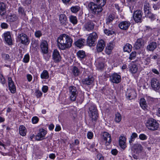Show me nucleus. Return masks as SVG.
<instances>
[{
	"instance_id": "obj_1",
	"label": "nucleus",
	"mask_w": 160,
	"mask_h": 160,
	"mask_svg": "<svg viewBox=\"0 0 160 160\" xmlns=\"http://www.w3.org/2000/svg\"><path fill=\"white\" fill-rule=\"evenodd\" d=\"M72 42L71 38L66 34L60 35L57 39V46L61 50H65L71 47Z\"/></svg>"
},
{
	"instance_id": "obj_2",
	"label": "nucleus",
	"mask_w": 160,
	"mask_h": 160,
	"mask_svg": "<svg viewBox=\"0 0 160 160\" xmlns=\"http://www.w3.org/2000/svg\"><path fill=\"white\" fill-rule=\"evenodd\" d=\"M146 125L148 128L152 131H155L158 129L159 124L156 120L153 118H150L147 121Z\"/></svg>"
},
{
	"instance_id": "obj_3",
	"label": "nucleus",
	"mask_w": 160,
	"mask_h": 160,
	"mask_svg": "<svg viewBox=\"0 0 160 160\" xmlns=\"http://www.w3.org/2000/svg\"><path fill=\"white\" fill-rule=\"evenodd\" d=\"M89 110L90 112V117L91 119L90 120L92 122V123L91 122V124L94 125L98 118L96 107L94 105H91L89 107Z\"/></svg>"
},
{
	"instance_id": "obj_4",
	"label": "nucleus",
	"mask_w": 160,
	"mask_h": 160,
	"mask_svg": "<svg viewBox=\"0 0 160 160\" xmlns=\"http://www.w3.org/2000/svg\"><path fill=\"white\" fill-rule=\"evenodd\" d=\"M88 8L93 14H98L102 10V8L99 7L96 3L93 2H90L88 3Z\"/></svg>"
},
{
	"instance_id": "obj_5",
	"label": "nucleus",
	"mask_w": 160,
	"mask_h": 160,
	"mask_svg": "<svg viewBox=\"0 0 160 160\" xmlns=\"http://www.w3.org/2000/svg\"><path fill=\"white\" fill-rule=\"evenodd\" d=\"M97 38V34L95 32H93L90 34L87 39V45L90 47L94 46Z\"/></svg>"
},
{
	"instance_id": "obj_6",
	"label": "nucleus",
	"mask_w": 160,
	"mask_h": 160,
	"mask_svg": "<svg viewBox=\"0 0 160 160\" xmlns=\"http://www.w3.org/2000/svg\"><path fill=\"white\" fill-rule=\"evenodd\" d=\"M70 100L72 101H74L76 100L78 95V91L75 87L71 86L68 89Z\"/></svg>"
},
{
	"instance_id": "obj_7",
	"label": "nucleus",
	"mask_w": 160,
	"mask_h": 160,
	"mask_svg": "<svg viewBox=\"0 0 160 160\" xmlns=\"http://www.w3.org/2000/svg\"><path fill=\"white\" fill-rule=\"evenodd\" d=\"M18 38L21 43L25 45H28L30 42L28 37L23 33L19 34L18 36Z\"/></svg>"
},
{
	"instance_id": "obj_8",
	"label": "nucleus",
	"mask_w": 160,
	"mask_h": 160,
	"mask_svg": "<svg viewBox=\"0 0 160 160\" xmlns=\"http://www.w3.org/2000/svg\"><path fill=\"white\" fill-rule=\"evenodd\" d=\"M133 18L137 22H141L142 19V12L140 10H137L133 14Z\"/></svg>"
},
{
	"instance_id": "obj_9",
	"label": "nucleus",
	"mask_w": 160,
	"mask_h": 160,
	"mask_svg": "<svg viewBox=\"0 0 160 160\" xmlns=\"http://www.w3.org/2000/svg\"><path fill=\"white\" fill-rule=\"evenodd\" d=\"M6 18L7 22H14L18 20V17L16 14L12 13L7 15Z\"/></svg>"
},
{
	"instance_id": "obj_10",
	"label": "nucleus",
	"mask_w": 160,
	"mask_h": 160,
	"mask_svg": "<svg viewBox=\"0 0 160 160\" xmlns=\"http://www.w3.org/2000/svg\"><path fill=\"white\" fill-rule=\"evenodd\" d=\"M105 45V43L103 40L101 39L99 41L96 48L97 52H102L104 48Z\"/></svg>"
},
{
	"instance_id": "obj_11",
	"label": "nucleus",
	"mask_w": 160,
	"mask_h": 160,
	"mask_svg": "<svg viewBox=\"0 0 160 160\" xmlns=\"http://www.w3.org/2000/svg\"><path fill=\"white\" fill-rule=\"evenodd\" d=\"M40 48L42 52L47 54L48 52V45L47 42L45 40L42 41L40 45Z\"/></svg>"
},
{
	"instance_id": "obj_12",
	"label": "nucleus",
	"mask_w": 160,
	"mask_h": 160,
	"mask_svg": "<svg viewBox=\"0 0 160 160\" xmlns=\"http://www.w3.org/2000/svg\"><path fill=\"white\" fill-rule=\"evenodd\" d=\"M110 80L113 83H118L121 81V77L117 73H114L110 76Z\"/></svg>"
},
{
	"instance_id": "obj_13",
	"label": "nucleus",
	"mask_w": 160,
	"mask_h": 160,
	"mask_svg": "<svg viewBox=\"0 0 160 160\" xmlns=\"http://www.w3.org/2000/svg\"><path fill=\"white\" fill-rule=\"evenodd\" d=\"M47 133L46 130L42 129L39 131L38 134L36 136V139L37 141L41 140L44 138V137Z\"/></svg>"
},
{
	"instance_id": "obj_14",
	"label": "nucleus",
	"mask_w": 160,
	"mask_h": 160,
	"mask_svg": "<svg viewBox=\"0 0 160 160\" xmlns=\"http://www.w3.org/2000/svg\"><path fill=\"white\" fill-rule=\"evenodd\" d=\"M151 87L154 90H158L160 88V83L159 81L155 78H152L151 81Z\"/></svg>"
},
{
	"instance_id": "obj_15",
	"label": "nucleus",
	"mask_w": 160,
	"mask_h": 160,
	"mask_svg": "<svg viewBox=\"0 0 160 160\" xmlns=\"http://www.w3.org/2000/svg\"><path fill=\"white\" fill-rule=\"evenodd\" d=\"M102 139L106 142L108 145L111 142V136L110 134L107 132H104L102 134Z\"/></svg>"
},
{
	"instance_id": "obj_16",
	"label": "nucleus",
	"mask_w": 160,
	"mask_h": 160,
	"mask_svg": "<svg viewBox=\"0 0 160 160\" xmlns=\"http://www.w3.org/2000/svg\"><path fill=\"white\" fill-rule=\"evenodd\" d=\"M127 98L129 100L134 98L136 97V93L133 89H128L126 93Z\"/></svg>"
},
{
	"instance_id": "obj_17",
	"label": "nucleus",
	"mask_w": 160,
	"mask_h": 160,
	"mask_svg": "<svg viewBox=\"0 0 160 160\" xmlns=\"http://www.w3.org/2000/svg\"><path fill=\"white\" fill-rule=\"evenodd\" d=\"M8 81L9 90L11 93H15L16 92V87L11 78L9 77L8 78Z\"/></svg>"
},
{
	"instance_id": "obj_18",
	"label": "nucleus",
	"mask_w": 160,
	"mask_h": 160,
	"mask_svg": "<svg viewBox=\"0 0 160 160\" xmlns=\"http://www.w3.org/2000/svg\"><path fill=\"white\" fill-rule=\"evenodd\" d=\"M130 25V23L128 21H124L121 22L119 24V28L121 29L126 30L128 29Z\"/></svg>"
},
{
	"instance_id": "obj_19",
	"label": "nucleus",
	"mask_w": 160,
	"mask_h": 160,
	"mask_svg": "<svg viewBox=\"0 0 160 160\" xmlns=\"http://www.w3.org/2000/svg\"><path fill=\"white\" fill-rule=\"evenodd\" d=\"M4 39L6 42L9 45H12V42L10 32H7L4 33Z\"/></svg>"
},
{
	"instance_id": "obj_20",
	"label": "nucleus",
	"mask_w": 160,
	"mask_h": 160,
	"mask_svg": "<svg viewBox=\"0 0 160 160\" xmlns=\"http://www.w3.org/2000/svg\"><path fill=\"white\" fill-rule=\"evenodd\" d=\"M52 58L55 62H58L61 59L59 51L57 49L54 50L52 53Z\"/></svg>"
},
{
	"instance_id": "obj_21",
	"label": "nucleus",
	"mask_w": 160,
	"mask_h": 160,
	"mask_svg": "<svg viewBox=\"0 0 160 160\" xmlns=\"http://www.w3.org/2000/svg\"><path fill=\"white\" fill-rule=\"evenodd\" d=\"M93 81V78L92 76H89L87 78L82 79V82L83 84L89 85L92 84Z\"/></svg>"
},
{
	"instance_id": "obj_22",
	"label": "nucleus",
	"mask_w": 160,
	"mask_h": 160,
	"mask_svg": "<svg viewBox=\"0 0 160 160\" xmlns=\"http://www.w3.org/2000/svg\"><path fill=\"white\" fill-rule=\"evenodd\" d=\"M94 27V24L92 21L86 23L84 25V28L87 31H90L92 30Z\"/></svg>"
},
{
	"instance_id": "obj_23",
	"label": "nucleus",
	"mask_w": 160,
	"mask_h": 160,
	"mask_svg": "<svg viewBox=\"0 0 160 160\" xmlns=\"http://www.w3.org/2000/svg\"><path fill=\"white\" fill-rule=\"evenodd\" d=\"M107 28L104 30V33L107 35L109 36L112 35L114 33V32L112 30V25L110 24V26H107Z\"/></svg>"
},
{
	"instance_id": "obj_24",
	"label": "nucleus",
	"mask_w": 160,
	"mask_h": 160,
	"mask_svg": "<svg viewBox=\"0 0 160 160\" xmlns=\"http://www.w3.org/2000/svg\"><path fill=\"white\" fill-rule=\"evenodd\" d=\"M126 138L124 136H121L119 139V144L120 147L123 149L126 147Z\"/></svg>"
},
{
	"instance_id": "obj_25",
	"label": "nucleus",
	"mask_w": 160,
	"mask_h": 160,
	"mask_svg": "<svg viewBox=\"0 0 160 160\" xmlns=\"http://www.w3.org/2000/svg\"><path fill=\"white\" fill-rule=\"evenodd\" d=\"M144 45L143 40L142 38L137 39L134 45V47L136 49H138L142 47Z\"/></svg>"
},
{
	"instance_id": "obj_26",
	"label": "nucleus",
	"mask_w": 160,
	"mask_h": 160,
	"mask_svg": "<svg viewBox=\"0 0 160 160\" xmlns=\"http://www.w3.org/2000/svg\"><path fill=\"white\" fill-rule=\"evenodd\" d=\"M157 46V44L156 42H152L147 46V50L148 51H153L156 48Z\"/></svg>"
},
{
	"instance_id": "obj_27",
	"label": "nucleus",
	"mask_w": 160,
	"mask_h": 160,
	"mask_svg": "<svg viewBox=\"0 0 160 160\" xmlns=\"http://www.w3.org/2000/svg\"><path fill=\"white\" fill-rule=\"evenodd\" d=\"M59 20L60 23L63 25H66L68 23L67 17L64 14H61L60 15Z\"/></svg>"
},
{
	"instance_id": "obj_28",
	"label": "nucleus",
	"mask_w": 160,
	"mask_h": 160,
	"mask_svg": "<svg viewBox=\"0 0 160 160\" xmlns=\"http://www.w3.org/2000/svg\"><path fill=\"white\" fill-rule=\"evenodd\" d=\"M144 11L145 17L151 12V7H150V5L148 3H146L144 4Z\"/></svg>"
},
{
	"instance_id": "obj_29",
	"label": "nucleus",
	"mask_w": 160,
	"mask_h": 160,
	"mask_svg": "<svg viewBox=\"0 0 160 160\" xmlns=\"http://www.w3.org/2000/svg\"><path fill=\"white\" fill-rule=\"evenodd\" d=\"M115 16L114 15L110 14L106 19V24L107 26H110V24H112V22Z\"/></svg>"
},
{
	"instance_id": "obj_30",
	"label": "nucleus",
	"mask_w": 160,
	"mask_h": 160,
	"mask_svg": "<svg viewBox=\"0 0 160 160\" xmlns=\"http://www.w3.org/2000/svg\"><path fill=\"white\" fill-rule=\"evenodd\" d=\"M6 4L2 2H0V15L3 16L6 13Z\"/></svg>"
},
{
	"instance_id": "obj_31",
	"label": "nucleus",
	"mask_w": 160,
	"mask_h": 160,
	"mask_svg": "<svg viewBox=\"0 0 160 160\" xmlns=\"http://www.w3.org/2000/svg\"><path fill=\"white\" fill-rule=\"evenodd\" d=\"M85 40L84 39L80 38L78 40L75 42V45L79 48H81L84 46V43Z\"/></svg>"
},
{
	"instance_id": "obj_32",
	"label": "nucleus",
	"mask_w": 160,
	"mask_h": 160,
	"mask_svg": "<svg viewBox=\"0 0 160 160\" xmlns=\"http://www.w3.org/2000/svg\"><path fill=\"white\" fill-rule=\"evenodd\" d=\"M140 104L142 109L145 110L147 109L148 105L145 100L143 98H141L140 102Z\"/></svg>"
},
{
	"instance_id": "obj_33",
	"label": "nucleus",
	"mask_w": 160,
	"mask_h": 160,
	"mask_svg": "<svg viewBox=\"0 0 160 160\" xmlns=\"http://www.w3.org/2000/svg\"><path fill=\"white\" fill-rule=\"evenodd\" d=\"M19 130L20 135L23 136H24L26 135L27 130L26 128L24 126H20L19 128Z\"/></svg>"
},
{
	"instance_id": "obj_34",
	"label": "nucleus",
	"mask_w": 160,
	"mask_h": 160,
	"mask_svg": "<svg viewBox=\"0 0 160 160\" xmlns=\"http://www.w3.org/2000/svg\"><path fill=\"white\" fill-rule=\"evenodd\" d=\"M129 70L132 73H135L137 72L138 67L134 64H131L130 66Z\"/></svg>"
},
{
	"instance_id": "obj_35",
	"label": "nucleus",
	"mask_w": 160,
	"mask_h": 160,
	"mask_svg": "<svg viewBox=\"0 0 160 160\" xmlns=\"http://www.w3.org/2000/svg\"><path fill=\"white\" fill-rule=\"evenodd\" d=\"M77 55L78 58L80 59H83L86 57V54L84 51L79 50L77 53Z\"/></svg>"
},
{
	"instance_id": "obj_36",
	"label": "nucleus",
	"mask_w": 160,
	"mask_h": 160,
	"mask_svg": "<svg viewBox=\"0 0 160 160\" xmlns=\"http://www.w3.org/2000/svg\"><path fill=\"white\" fill-rule=\"evenodd\" d=\"M93 1L95 2L102 8L105 5L106 1V0H93Z\"/></svg>"
},
{
	"instance_id": "obj_37",
	"label": "nucleus",
	"mask_w": 160,
	"mask_h": 160,
	"mask_svg": "<svg viewBox=\"0 0 160 160\" xmlns=\"http://www.w3.org/2000/svg\"><path fill=\"white\" fill-rule=\"evenodd\" d=\"M73 75L75 76H78L80 74V72L78 68L76 66H74L72 69Z\"/></svg>"
},
{
	"instance_id": "obj_38",
	"label": "nucleus",
	"mask_w": 160,
	"mask_h": 160,
	"mask_svg": "<svg viewBox=\"0 0 160 160\" xmlns=\"http://www.w3.org/2000/svg\"><path fill=\"white\" fill-rule=\"evenodd\" d=\"M132 48V45L129 43H127L124 46L123 49L124 52H129L131 51Z\"/></svg>"
},
{
	"instance_id": "obj_39",
	"label": "nucleus",
	"mask_w": 160,
	"mask_h": 160,
	"mask_svg": "<svg viewBox=\"0 0 160 160\" xmlns=\"http://www.w3.org/2000/svg\"><path fill=\"white\" fill-rule=\"evenodd\" d=\"M114 45L112 43H110L106 47V52L108 54H109L112 50L113 49Z\"/></svg>"
},
{
	"instance_id": "obj_40",
	"label": "nucleus",
	"mask_w": 160,
	"mask_h": 160,
	"mask_svg": "<svg viewBox=\"0 0 160 160\" xmlns=\"http://www.w3.org/2000/svg\"><path fill=\"white\" fill-rule=\"evenodd\" d=\"M138 134L135 133L133 132L132 133L129 140V143L130 145L132 144V142L134 141L135 139L137 138Z\"/></svg>"
},
{
	"instance_id": "obj_41",
	"label": "nucleus",
	"mask_w": 160,
	"mask_h": 160,
	"mask_svg": "<svg viewBox=\"0 0 160 160\" xmlns=\"http://www.w3.org/2000/svg\"><path fill=\"white\" fill-rule=\"evenodd\" d=\"M42 79H47L49 78V74L48 72L46 70H44L40 75Z\"/></svg>"
},
{
	"instance_id": "obj_42",
	"label": "nucleus",
	"mask_w": 160,
	"mask_h": 160,
	"mask_svg": "<svg viewBox=\"0 0 160 160\" xmlns=\"http://www.w3.org/2000/svg\"><path fill=\"white\" fill-rule=\"evenodd\" d=\"M70 22L73 24L75 25L77 24L78 20L76 16L71 15L69 17Z\"/></svg>"
},
{
	"instance_id": "obj_43",
	"label": "nucleus",
	"mask_w": 160,
	"mask_h": 160,
	"mask_svg": "<svg viewBox=\"0 0 160 160\" xmlns=\"http://www.w3.org/2000/svg\"><path fill=\"white\" fill-rule=\"evenodd\" d=\"M121 119L122 117L121 114L117 112L115 114V121L117 122L118 123L121 121Z\"/></svg>"
},
{
	"instance_id": "obj_44",
	"label": "nucleus",
	"mask_w": 160,
	"mask_h": 160,
	"mask_svg": "<svg viewBox=\"0 0 160 160\" xmlns=\"http://www.w3.org/2000/svg\"><path fill=\"white\" fill-rule=\"evenodd\" d=\"M80 9V8L78 6L72 7L70 9L71 11L74 13L77 12Z\"/></svg>"
},
{
	"instance_id": "obj_45",
	"label": "nucleus",
	"mask_w": 160,
	"mask_h": 160,
	"mask_svg": "<svg viewBox=\"0 0 160 160\" xmlns=\"http://www.w3.org/2000/svg\"><path fill=\"white\" fill-rule=\"evenodd\" d=\"M18 12L19 14L21 15L22 16L25 17L26 14L25 12L24 9L21 7H19L18 9Z\"/></svg>"
},
{
	"instance_id": "obj_46",
	"label": "nucleus",
	"mask_w": 160,
	"mask_h": 160,
	"mask_svg": "<svg viewBox=\"0 0 160 160\" xmlns=\"http://www.w3.org/2000/svg\"><path fill=\"white\" fill-rule=\"evenodd\" d=\"M133 146L135 149H138L140 151L142 149V147L140 144L138 143L135 144L133 145Z\"/></svg>"
},
{
	"instance_id": "obj_47",
	"label": "nucleus",
	"mask_w": 160,
	"mask_h": 160,
	"mask_svg": "<svg viewBox=\"0 0 160 160\" xmlns=\"http://www.w3.org/2000/svg\"><path fill=\"white\" fill-rule=\"evenodd\" d=\"M136 56V52L134 51L131 52L130 54L129 58L130 60H133L135 59Z\"/></svg>"
},
{
	"instance_id": "obj_48",
	"label": "nucleus",
	"mask_w": 160,
	"mask_h": 160,
	"mask_svg": "<svg viewBox=\"0 0 160 160\" xmlns=\"http://www.w3.org/2000/svg\"><path fill=\"white\" fill-rule=\"evenodd\" d=\"M146 17L149 18L151 20H154L156 19V16L151 12L148 14L146 16Z\"/></svg>"
},
{
	"instance_id": "obj_49",
	"label": "nucleus",
	"mask_w": 160,
	"mask_h": 160,
	"mask_svg": "<svg viewBox=\"0 0 160 160\" xmlns=\"http://www.w3.org/2000/svg\"><path fill=\"white\" fill-rule=\"evenodd\" d=\"M139 138L142 140H146L147 138V137L144 134H141L139 135Z\"/></svg>"
},
{
	"instance_id": "obj_50",
	"label": "nucleus",
	"mask_w": 160,
	"mask_h": 160,
	"mask_svg": "<svg viewBox=\"0 0 160 160\" xmlns=\"http://www.w3.org/2000/svg\"><path fill=\"white\" fill-rule=\"evenodd\" d=\"M29 60V56L28 54L25 55L23 58V61L25 63H27Z\"/></svg>"
},
{
	"instance_id": "obj_51",
	"label": "nucleus",
	"mask_w": 160,
	"mask_h": 160,
	"mask_svg": "<svg viewBox=\"0 0 160 160\" xmlns=\"http://www.w3.org/2000/svg\"><path fill=\"white\" fill-rule=\"evenodd\" d=\"M39 119L37 117L34 116L32 117V122L33 124H36L38 123Z\"/></svg>"
},
{
	"instance_id": "obj_52",
	"label": "nucleus",
	"mask_w": 160,
	"mask_h": 160,
	"mask_svg": "<svg viewBox=\"0 0 160 160\" xmlns=\"http://www.w3.org/2000/svg\"><path fill=\"white\" fill-rule=\"evenodd\" d=\"M0 82L3 84H5L6 82L5 78L2 74H0Z\"/></svg>"
},
{
	"instance_id": "obj_53",
	"label": "nucleus",
	"mask_w": 160,
	"mask_h": 160,
	"mask_svg": "<svg viewBox=\"0 0 160 160\" xmlns=\"http://www.w3.org/2000/svg\"><path fill=\"white\" fill-rule=\"evenodd\" d=\"M88 138L89 139H91L93 137V133L92 132H88L87 135Z\"/></svg>"
},
{
	"instance_id": "obj_54",
	"label": "nucleus",
	"mask_w": 160,
	"mask_h": 160,
	"mask_svg": "<svg viewBox=\"0 0 160 160\" xmlns=\"http://www.w3.org/2000/svg\"><path fill=\"white\" fill-rule=\"evenodd\" d=\"M43 56L46 60L48 61L50 58L51 56L49 54L47 53V54H44Z\"/></svg>"
},
{
	"instance_id": "obj_55",
	"label": "nucleus",
	"mask_w": 160,
	"mask_h": 160,
	"mask_svg": "<svg viewBox=\"0 0 160 160\" xmlns=\"http://www.w3.org/2000/svg\"><path fill=\"white\" fill-rule=\"evenodd\" d=\"M35 36L37 38H39L42 35V33L40 31H37L35 33Z\"/></svg>"
},
{
	"instance_id": "obj_56",
	"label": "nucleus",
	"mask_w": 160,
	"mask_h": 160,
	"mask_svg": "<svg viewBox=\"0 0 160 160\" xmlns=\"http://www.w3.org/2000/svg\"><path fill=\"white\" fill-rule=\"evenodd\" d=\"M37 98L41 97L42 95V92L39 90H37L35 92Z\"/></svg>"
},
{
	"instance_id": "obj_57",
	"label": "nucleus",
	"mask_w": 160,
	"mask_h": 160,
	"mask_svg": "<svg viewBox=\"0 0 160 160\" xmlns=\"http://www.w3.org/2000/svg\"><path fill=\"white\" fill-rule=\"evenodd\" d=\"M1 27L2 28H8V25L6 23L3 22L1 24Z\"/></svg>"
},
{
	"instance_id": "obj_58",
	"label": "nucleus",
	"mask_w": 160,
	"mask_h": 160,
	"mask_svg": "<svg viewBox=\"0 0 160 160\" xmlns=\"http://www.w3.org/2000/svg\"><path fill=\"white\" fill-rule=\"evenodd\" d=\"M157 58V56L156 55H151L147 59V60H150L149 59H156Z\"/></svg>"
},
{
	"instance_id": "obj_59",
	"label": "nucleus",
	"mask_w": 160,
	"mask_h": 160,
	"mask_svg": "<svg viewBox=\"0 0 160 160\" xmlns=\"http://www.w3.org/2000/svg\"><path fill=\"white\" fill-rule=\"evenodd\" d=\"M48 87L46 86H44L42 88V90L44 93L48 91Z\"/></svg>"
},
{
	"instance_id": "obj_60",
	"label": "nucleus",
	"mask_w": 160,
	"mask_h": 160,
	"mask_svg": "<svg viewBox=\"0 0 160 160\" xmlns=\"http://www.w3.org/2000/svg\"><path fill=\"white\" fill-rule=\"evenodd\" d=\"M2 57L6 60H8L9 58V55L8 54H3L2 55Z\"/></svg>"
},
{
	"instance_id": "obj_61",
	"label": "nucleus",
	"mask_w": 160,
	"mask_h": 160,
	"mask_svg": "<svg viewBox=\"0 0 160 160\" xmlns=\"http://www.w3.org/2000/svg\"><path fill=\"white\" fill-rule=\"evenodd\" d=\"M111 153L113 155H116L118 153V151L116 149H113L111 150Z\"/></svg>"
},
{
	"instance_id": "obj_62",
	"label": "nucleus",
	"mask_w": 160,
	"mask_h": 160,
	"mask_svg": "<svg viewBox=\"0 0 160 160\" xmlns=\"http://www.w3.org/2000/svg\"><path fill=\"white\" fill-rule=\"evenodd\" d=\"M27 78L28 81L29 82H30L32 80V77L30 74H28L27 75Z\"/></svg>"
},
{
	"instance_id": "obj_63",
	"label": "nucleus",
	"mask_w": 160,
	"mask_h": 160,
	"mask_svg": "<svg viewBox=\"0 0 160 160\" xmlns=\"http://www.w3.org/2000/svg\"><path fill=\"white\" fill-rule=\"evenodd\" d=\"M61 129L60 126L59 125H57L55 128V131L57 132L60 131Z\"/></svg>"
},
{
	"instance_id": "obj_64",
	"label": "nucleus",
	"mask_w": 160,
	"mask_h": 160,
	"mask_svg": "<svg viewBox=\"0 0 160 160\" xmlns=\"http://www.w3.org/2000/svg\"><path fill=\"white\" fill-rule=\"evenodd\" d=\"M49 157L51 159H54L55 158V155L54 153H51L49 155Z\"/></svg>"
}]
</instances>
